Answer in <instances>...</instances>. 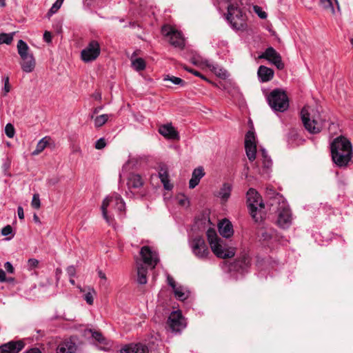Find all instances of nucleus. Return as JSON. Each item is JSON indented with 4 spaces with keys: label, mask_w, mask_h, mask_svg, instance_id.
I'll return each mask as SVG.
<instances>
[{
    "label": "nucleus",
    "mask_w": 353,
    "mask_h": 353,
    "mask_svg": "<svg viewBox=\"0 0 353 353\" xmlns=\"http://www.w3.org/2000/svg\"><path fill=\"white\" fill-rule=\"evenodd\" d=\"M66 272L70 277H73L75 276L76 270L73 265H70V266L68 267L66 269Z\"/></svg>",
    "instance_id": "56"
},
{
    "label": "nucleus",
    "mask_w": 353,
    "mask_h": 353,
    "mask_svg": "<svg viewBox=\"0 0 353 353\" xmlns=\"http://www.w3.org/2000/svg\"><path fill=\"white\" fill-rule=\"evenodd\" d=\"M170 330L174 333H180L185 327L186 322L180 310L171 312L168 319Z\"/></svg>",
    "instance_id": "9"
},
{
    "label": "nucleus",
    "mask_w": 353,
    "mask_h": 353,
    "mask_svg": "<svg viewBox=\"0 0 353 353\" xmlns=\"http://www.w3.org/2000/svg\"><path fill=\"white\" fill-rule=\"evenodd\" d=\"M17 214H18L19 219L22 220L24 219L23 209L21 206H19L17 208Z\"/></svg>",
    "instance_id": "60"
},
{
    "label": "nucleus",
    "mask_w": 353,
    "mask_h": 353,
    "mask_svg": "<svg viewBox=\"0 0 353 353\" xmlns=\"http://www.w3.org/2000/svg\"><path fill=\"white\" fill-rule=\"evenodd\" d=\"M141 261L148 268L154 269L159 261L158 253L149 246H143L140 250Z\"/></svg>",
    "instance_id": "8"
},
{
    "label": "nucleus",
    "mask_w": 353,
    "mask_h": 353,
    "mask_svg": "<svg viewBox=\"0 0 353 353\" xmlns=\"http://www.w3.org/2000/svg\"><path fill=\"white\" fill-rule=\"evenodd\" d=\"M247 205L252 219L258 222L262 219L261 211L264 208V203L261 196L253 188H250L247 192Z\"/></svg>",
    "instance_id": "3"
},
{
    "label": "nucleus",
    "mask_w": 353,
    "mask_h": 353,
    "mask_svg": "<svg viewBox=\"0 0 353 353\" xmlns=\"http://www.w3.org/2000/svg\"><path fill=\"white\" fill-rule=\"evenodd\" d=\"M188 244L196 258L201 260H206L208 258L210 252L202 236L197 235L190 239Z\"/></svg>",
    "instance_id": "5"
},
{
    "label": "nucleus",
    "mask_w": 353,
    "mask_h": 353,
    "mask_svg": "<svg viewBox=\"0 0 353 353\" xmlns=\"http://www.w3.org/2000/svg\"><path fill=\"white\" fill-rule=\"evenodd\" d=\"M143 181L141 175L135 173H130L128 177L127 185L130 189H137L142 187Z\"/></svg>",
    "instance_id": "23"
},
{
    "label": "nucleus",
    "mask_w": 353,
    "mask_h": 353,
    "mask_svg": "<svg viewBox=\"0 0 353 353\" xmlns=\"http://www.w3.org/2000/svg\"><path fill=\"white\" fill-rule=\"evenodd\" d=\"M167 281H168V285L170 286H171L173 290L177 287L176 285L174 279L169 274L167 276Z\"/></svg>",
    "instance_id": "58"
},
{
    "label": "nucleus",
    "mask_w": 353,
    "mask_h": 353,
    "mask_svg": "<svg viewBox=\"0 0 353 353\" xmlns=\"http://www.w3.org/2000/svg\"><path fill=\"white\" fill-rule=\"evenodd\" d=\"M275 201L278 203L276 223L280 228L287 229L292 224V218L291 210L283 198L279 194L272 200V202ZM273 205L274 203H271V205Z\"/></svg>",
    "instance_id": "2"
},
{
    "label": "nucleus",
    "mask_w": 353,
    "mask_h": 353,
    "mask_svg": "<svg viewBox=\"0 0 353 353\" xmlns=\"http://www.w3.org/2000/svg\"><path fill=\"white\" fill-rule=\"evenodd\" d=\"M207 236L208 242L210 245V247L215 244L216 243H218L219 241H221L218 236L217 234L214 230L209 229L207 231Z\"/></svg>",
    "instance_id": "36"
},
{
    "label": "nucleus",
    "mask_w": 353,
    "mask_h": 353,
    "mask_svg": "<svg viewBox=\"0 0 353 353\" xmlns=\"http://www.w3.org/2000/svg\"><path fill=\"white\" fill-rule=\"evenodd\" d=\"M205 172L203 167L199 166L195 168L192 174V177L189 181V188H194L200 182V180L204 176Z\"/></svg>",
    "instance_id": "21"
},
{
    "label": "nucleus",
    "mask_w": 353,
    "mask_h": 353,
    "mask_svg": "<svg viewBox=\"0 0 353 353\" xmlns=\"http://www.w3.org/2000/svg\"><path fill=\"white\" fill-rule=\"evenodd\" d=\"M121 353H151L145 345L138 343L125 345L121 350Z\"/></svg>",
    "instance_id": "17"
},
{
    "label": "nucleus",
    "mask_w": 353,
    "mask_h": 353,
    "mask_svg": "<svg viewBox=\"0 0 353 353\" xmlns=\"http://www.w3.org/2000/svg\"><path fill=\"white\" fill-rule=\"evenodd\" d=\"M132 65L137 71H141L145 68V62L142 58H137L132 61Z\"/></svg>",
    "instance_id": "37"
},
{
    "label": "nucleus",
    "mask_w": 353,
    "mask_h": 353,
    "mask_svg": "<svg viewBox=\"0 0 353 353\" xmlns=\"http://www.w3.org/2000/svg\"><path fill=\"white\" fill-rule=\"evenodd\" d=\"M183 68L186 71L193 74L194 75H195L196 77H200L201 79H205V77L201 73H200L199 72H198L196 70H194L193 69H190V68H188L187 66H185Z\"/></svg>",
    "instance_id": "54"
},
{
    "label": "nucleus",
    "mask_w": 353,
    "mask_h": 353,
    "mask_svg": "<svg viewBox=\"0 0 353 353\" xmlns=\"http://www.w3.org/2000/svg\"><path fill=\"white\" fill-rule=\"evenodd\" d=\"M227 16L232 17L233 19L235 18V19H244L241 9L233 4L228 5Z\"/></svg>",
    "instance_id": "32"
},
{
    "label": "nucleus",
    "mask_w": 353,
    "mask_h": 353,
    "mask_svg": "<svg viewBox=\"0 0 353 353\" xmlns=\"http://www.w3.org/2000/svg\"><path fill=\"white\" fill-rule=\"evenodd\" d=\"M219 231L220 234L225 238L230 237L234 232L232 225L228 220H224L219 224Z\"/></svg>",
    "instance_id": "25"
},
{
    "label": "nucleus",
    "mask_w": 353,
    "mask_h": 353,
    "mask_svg": "<svg viewBox=\"0 0 353 353\" xmlns=\"http://www.w3.org/2000/svg\"><path fill=\"white\" fill-rule=\"evenodd\" d=\"M77 350L75 343L71 341H65L57 347V353H74Z\"/></svg>",
    "instance_id": "27"
},
{
    "label": "nucleus",
    "mask_w": 353,
    "mask_h": 353,
    "mask_svg": "<svg viewBox=\"0 0 353 353\" xmlns=\"http://www.w3.org/2000/svg\"><path fill=\"white\" fill-rule=\"evenodd\" d=\"M61 3H59V2L57 1H56L53 4L52 6H51V8H50V10H48V13H47V17L48 18H50V17H52L54 14H55L58 10L59 9L61 8Z\"/></svg>",
    "instance_id": "44"
},
{
    "label": "nucleus",
    "mask_w": 353,
    "mask_h": 353,
    "mask_svg": "<svg viewBox=\"0 0 353 353\" xmlns=\"http://www.w3.org/2000/svg\"><path fill=\"white\" fill-rule=\"evenodd\" d=\"M14 32L7 34V33H1L0 34V44H10L13 40V36Z\"/></svg>",
    "instance_id": "40"
},
{
    "label": "nucleus",
    "mask_w": 353,
    "mask_h": 353,
    "mask_svg": "<svg viewBox=\"0 0 353 353\" xmlns=\"http://www.w3.org/2000/svg\"><path fill=\"white\" fill-rule=\"evenodd\" d=\"M2 81L4 83V86L3 88V96H6L10 91L11 89V86L9 83V77L6 76L3 77Z\"/></svg>",
    "instance_id": "46"
},
{
    "label": "nucleus",
    "mask_w": 353,
    "mask_h": 353,
    "mask_svg": "<svg viewBox=\"0 0 353 353\" xmlns=\"http://www.w3.org/2000/svg\"><path fill=\"white\" fill-rule=\"evenodd\" d=\"M112 202L115 203V210L119 212H125V203L121 196L116 192L112 194Z\"/></svg>",
    "instance_id": "29"
},
{
    "label": "nucleus",
    "mask_w": 353,
    "mask_h": 353,
    "mask_svg": "<svg viewBox=\"0 0 353 353\" xmlns=\"http://www.w3.org/2000/svg\"><path fill=\"white\" fill-rule=\"evenodd\" d=\"M137 282L143 285L147 283V274H148V267H145L144 265L140 261H137Z\"/></svg>",
    "instance_id": "26"
},
{
    "label": "nucleus",
    "mask_w": 353,
    "mask_h": 353,
    "mask_svg": "<svg viewBox=\"0 0 353 353\" xmlns=\"http://www.w3.org/2000/svg\"><path fill=\"white\" fill-rule=\"evenodd\" d=\"M82 292H85L83 294V299L86 301L88 305H92L94 303V296L96 295V292L92 288L88 287L87 288L81 289Z\"/></svg>",
    "instance_id": "33"
},
{
    "label": "nucleus",
    "mask_w": 353,
    "mask_h": 353,
    "mask_svg": "<svg viewBox=\"0 0 353 353\" xmlns=\"http://www.w3.org/2000/svg\"><path fill=\"white\" fill-rule=\"evenodd\" d=\"M4 268L8 273H10V274L14 273V269L10 262H9V261L6 262L4 264Z\"/></svg>",
    "instance_id": "55"
},
{
    "label": "nucleus",
    "mask_w": 353,
    "mask_h": 353,
    "mask_svg": "<svg viewBox=\"0 0 353 353\" xmlns=\"http://www.w3.org/2000/svg\"><path fill=\"white\" fill-rule=\"evenodd\" d=\"M227 20L230 23L232 29L235 30H243L246 28V24L245 23L244 19H235V18H232V17L227 16Z\"/></svg>",
    "instance_id": "30"
},
{
    "label": "nucleus",
    "mask_w": 353,
    "mask_h": 353,
    "mask_svg": "<svg viewBox=\"0 0 353 353\" xmlns=\"http://www.w3.org/2000/svg\"><path fill=\"white\" fill-rule=\"evenodd\" d=\"M331 154L337 166L345 167L353 155L351 142L343 137L336 138L331 144Z\"/></svg>",
    "instance_id": "1"
},
{
    "label": "nucleus",
    "mask_w": 353,
    "mask_h": 353,
    "mask_svg": "<svg viewBox=\"0 0 353 353\" xmlns=\"http://www.w3.org/2000/svg\"><path fill=\"white\" fill-rule=\"evenodd\" d=\"M60 181V178L58 176H52L48 178L47 180V184L48 186H54Z\"/></svg>",
    "instance_id": "51"
},
{
    "label": "nucleus",
    "mask_w": 353,
    "mask_h": 353,
    "mask_svg": "<svg viewBox=\"0 0 353 353\" xmlns=\"http://www.w3.org/2000/svg\"><path fill=\"white\" fill-rule=\"evenodd\" d=\"M112 194L107 196L103 201L101 205L102 214L104 219L109 224L112 223V217L108 215L107 208L110 207L115 210V203L112 202Z\"/></svg>",
    "instance_id": "24"
},
{
    "label": "nucleus",
    "mask_w": 353,
    "mask_h": 353,
    "mask_svg": "<svg viewBox=\"0 0 353 353\" xmlns=\"http://www.w3.org/2000/svg\"><path fill=\"white\" fill-rule=\"evenodd\" d=\"M274 70L265 65L259 66L257 72L259 79L261 82H268L274 77Z\"/></svg>",
    "instance_id": "19"
},
{
    "label": "nucleus",
    "mask_w": 353,
    "mask_h": 353,
    "mask_svg": "<svg viewBox=\"0 0 353 353\" xmlns=\"http://www.w3.org/2000/svg\"><path fill=\"white\" fill-rule=\"evenodd\" d=\"M301 120L305 128L311 134H316L321 131L323 120L319 116L312 117L306 108H303L301 112Z\"/></svg>",
    "instance_id": "6"
},
{
    "label": "nucleus",
    "mask_w": 353,
    "mask_h": 353,
    "mask_svg": "<svg viewBox=\"0 0 353 353\" xmlns=\"http://www.w3.org/2000/svg\"><path fill=\"white\" fill-rule=\"evenodd\" d=\"M12 232V228L10 225H7L1 230V234L3 236H8Z\"/></svg>",
    "instance_id": "53"
},
{
    "label": "nucleus",
    "mask_w": 353,
    "mask_h": 353,
    "mask_svg": "<svg viewBox=\"0 0 353 353\" xmlns=\"http://www.w3.org/2000/svg\"><path fill=\"white\" fill-rule=\"evenodd\" d=\"M22 70L27 73L31 72L35 68V60L33 56L22 60L21 63Z\"/></svg>",
    "instance_id": "31"
},
{
    "label": "nucleus",
    "mask_w": 353,
    "mask_h": 353,
    "mask_svg": "<svg viewBox=\"0 0 353 353\" xmlns=\"http://www.w3.org/2000/svg\"><path fill=\"white\" fill-rule=\"evenodd\" d=\"M92 97L96 100H101V94L99 92H95L94 93H93Z\"/></svg>",
    "instance_id": "64"
},
{
    "label": "nucleus",
    "mask_w": 353,
    "mask_h": 353,
    "mask_svg": "<svg viewBox=\"0 0 353 353\" xmlns=\"http://www.w3.org/2000/svg\"><path fill=\"white\" fill-rule=\"evenodd\" d=\"M269 105L274 111L283 112L289 107L288 97L279 89L272 90L267 97Z\"/></svg>",
    "instance_id": "4"
},
{
    "label": "nucleus",
    "mask_w": 353,
    "mask_h": 353,
    "mask_svg": "<svg viewBox=\"0 0 353 353\" xmlns=\"http://www.w3.org/2000/svg\"><path fill=\"white\" fill-rule=\"evenodd\" d=\"M39 265V261L36 259H30L27 263V267L29 270L36 268Z\"/></svg>",
    "instance_id": "50"
},
{
    "label": "nucleus",
    "mask_w": 353,
    "mask_h": 353,
    "mask_svg": "<svg viewBox=\"0 0 353 353\" xmlns=\"http://www.w3.org/2000/svg\"><path fill=\"white\" fill-rule=\"evenodd\" d=\"M162 33L169 37L172 46L179 48H183L185 46V40L180 32L165 26L162 28Z\"/></svg>",
    "instance_id": "10"
},
{
    "label": "nucleus",
    "mask_w": 353,
    "mask_h": 353,
    "mask_svg": "<svg viewBox=\"0 0 353 353\" xmlns=\"http://www.w3.org/2000/svg\"><path fill=\"white\" fill-rule=\"evenodd\" d=\"M106 145L105 140L104 138H100L95 143V148L97 150H101Z\"/></svg>",
    "instance_id": "52"
},
{
    "label": "nucleus",
    "mask_w": 353,
    "mask_h": 353,
    "mask_svg": "<svg viewBox=\"0 0 353 353\" xmlns=\"http://www.w3.org/2000/svg\"><path fill=\"white\" fill-rule=\"evenodd\" d=\"M31 205L32 208L35 209H39L41 206V202L39 199V194H34L32 196Z\"/></svg>",
    "instance_id": "47"
},
{
    "label": "nucleus",
    "mask_w": 353,
    "mask_h": 353,
    "mask_svg": "<svg viewBox=\"0 0 353 353\" xmlns=\"http://www.w3.org/2000/svg\"><path fill=\"white\" fill-rule=\"evenodd\" d=\"M159 177L167 190L172 189L173 185L170 183L168 168L165 165H161L159 168Z\"/></svg>",
    "instance_id": "20"
},
{
    "label": "nucleus",
    "mask_w": 353,
    "mask_h": 353,
    "mask_svg": "<svg viewBox=\"0 0 353 353\" xmlns=\"http://www.w3.org/2000/svg\"><path fill=\"white\" fill-rule=\"evenodd\" d=\"M179 203L181 205L185 206V207H188L190 205L189 200H188V197H186V196H183V198L179 199Z\"/></svg>",
    "instance_id": "57"
},
{
    "label": "nucleus",
    "mask_w": 353,
    "mask_h": 353,
    "mask_svg": "<svg viewBox=\"0 0 353 353\" xmlns=\"http://www.w3.org/2000/svg\"><path fill=\"white\" fill-rule=\"evenodd\" d=\"M254 10L261 19H265L267 18V13L265 11H263L260 6H254Z\"/></svg>",
    "instance_id": "49"
},
{
    "label": "nucleus",
    "mask_w": 353,
    "mask_h": 353,
    "mask_svg": "<svg viewBox=\"0 0 353 353\" xmlns=\"http://www.w3.org/2000/svg\"><path fill=\"white\" fill-rule=\"evenodd\" d=\"M101 53V46L96 40H91L81 52V58L85 63L96 60Z\"/></svg>",
    "instance_id": "7"
},
{
    "label": "nucleus",
    "mask_w": 353,
    "mask_h": 353,
    "mask_svg": "<svg viewBox=\"0 0 353 353\" xmlns=\"http://www.w3.org/2000/svg\"><path fill=\"white\" fill-rule=\"evenodd\" d=\"M259 237L261 240L269 241L272 238V234L268 230H261L259 234Z\"/></svg>",
    "instance_id": "48"
},
{
    "label": "nucleus",
    "mask_w": 353,
    "mask_h": 353,
    "mask_svg": "<svg viewBox=\"0 0 353 353\" xmlns=\"http://www.w3.org/2000/svg\"><path fill=\"white\" fill-rule=\"evenodd\" d=\"M245 148L248 159L253 161L256 159V144H245Z\"/></svg>",
    "instance_id": "35"
},
{
    "label": "nucleus",
    "mask_w": 353,
    "mask_h": 353,
    "mask_svg": "<svg viewBox=\"0 0 353 353\" xmlns=\"http://www.w3.org/2000/svg\"><path fill=\"white\" fill-rule=\"evenodd\" d=\"M25 353H42V352L39 348L34 347V348H31L29 350L26 351Z\"/></svg>",
    "instance_id": "63"
},
{
    "label": "nucleus",
    "mask_w": 353,
    "mask_h": 353,
    "mask_svg": "<svg viewBox=\"0 0 353 353\" xmlns=\"http://www.w3.org/2000/svg\"><path fill=\"white\" fill-rule=\"evenodd\" d=\"M17 50L19 54H23L29 51V47L27 43L23 40L20 39L17 43Z\"/></svg>",
    "instance_id": "43"
},
{
    "label": "nucleus",
    "mask_w": 353,
    "mask_h": 353,
    "mask_svg": "<svg viewBox=\"0 0 353 353\" xmlns=\"http://www.w3.org/2000/svg\"><path fill=\"white\" fill-rule=\"evenodd\" d=\"M43 39L47 43H50L52 41V35L51 33L48 31H46L43 34Z\"/></svg>",
    "instance_id": "59"
},
{
    "label": "nucleus",
    "mask_w": 353,
    "mask_h": 353,
    "mask_svg": "<svg viewBox=\"0 0 353 353\" xmlns=\"http://www.w3.org/2000/svg\"><path fill=\"white\" fill-rule=\"evenodd\" d=\"M5 133L9 138H12L15 134V130L12 124L7 123L5 127Z\"/></svg>",
    "instance_id": "45"
},
{
    "label": "nucleus",
    "mask_w": 353,
    "mask_h": 353,
    "mask_svg": "<svg viewBox=\"0 0 353 353\" xmlns=\"http://www.w3.org/2000/svg\"><path fill=\"white\" fill-rule=\"evenodd\" d=\"M250 265V260L249 256L243 255L231 263L230 270L236 271L242 274L247 272Z\"/></svg>",
    "instance_id": "15"
},
{
    "label": "nucleus",
    "mask_w": 353,
    "mask_h": 353,
    "mask_svg": "<svg viewBox=\"0 0 353 353\" xmlns=\"http://www.w3.org/2000/svg\"><path fill=\"white\" fill-rule=\"evenodd\" d=\"M110 117L109 114H103L99 116L96 117L94 119V126L96 128L101 127L103 125H104L108 120Z\"/></svg>",
    "instance_id": "38"
},
{
    "label": "nucleus",
    "mask_w": 353,
    "mask_h": 353,
    "mask_svg": "<svg viewBox=\"0 0 353 353\" xmlns=\"http://www.w3.org/2000/svg\"><path fill=\"white\" fill-rule=\"evenodd\" d=\"M164 81H170L173 84L179 85L181 87L185 86V85L186 84V83L182 79H181L179 77H174V76L168 75L164 78Z\"/></svg>",
    "instance_id": "41"
},
{
    "label": "nucleus",
    "mask_w": 353,
    "mask_h": 353,
    "mask_svg": "<svg viewBox=\"0 0 353 353\" xmlns=\"http://www.w3.org/2000/svg\"><path fill=\"white\" fill-rule=\"evenodd\" d=\"M245 144H256V137L254 131L249 130L246 133L245 138Z\"/></svg>",
    "instance_id": "42"
},
{
    "label": "nucleus",
    "mask_w": 353,
    "mask_h": 353,
    "mask_svg": "<svg viewBox=\"0 0 353 353\" xmlns=\"http://www.w3.org/2000/svg\"><path fill=\"white\" fill-rule=\"evenodd\" d=\"M173 290H174L175 296L176 297L177 299H179L180 301H184L188 296V294L183 291V289L181 286L176 287Z\"/></svg>",
    "instance_id": "39"
},
{
    "label": "nucleus",
    "mask_w": 353,
    "mask_h": 353,
    "mask_svg": "<svg viewBox=\"0 0 353 353\" xmlns=\"http://www.w3.org/2000/svg\"><path fill=\"white\" fill-rule=\"evenodd\" d=\"M259 155L261 157L262 160V168L259 170V173L264 177L268 178L272 166V161L268 152L263 148L259 149Z\"/></svg>",
    "instance_id": "12"
},
{
    "label": "nucleus",
    "mask_w": 353,
    "mask_h": 353,
    "mask_svg": "<svg viewBox=\"0 0 353 353\" xmlns=\"http://www.w3.org/2000/svg\"><path fill=\"white\" fill-rule=\"evenodd\" d=\"M159 132L163 137L170 139H178L179 134L171 124L163 125L160 127Z\"/></svg>",
    "instance_id": "22"
},
{
    "label": "nucleus",
    "mask_w": 353,
    "mask_h": 353,
    "mask_svg": "<svg viewBox=\"0 0 353 353\" xmlns=\"http://www.w3.org/2000/svg\"><path fill=\"white\" fill-rule=\"evenodd\" d=\"M25 347L22 340L11 341L0 345V353H19Z\"/></svg>",
    "instance_id": "14"
},
{
    "label": "nucleus",
    "mask_w": 353,
    "mask_h": 353,
    "mask_svg": "<svg viewBox=\"0 0 353 353\" xmlns=\"http://www.w3.org/2000/svg\"><path fill=\"white\" fill-rule=\"evenodd\" d=\"M22 60L28 59L29 57L33 56L32 54L30 53L29 51L24 52L23 54H19Z\"/></svg>",
    "instance_id": "62"
},
{
    "label": "nucleus",
    "mask_w": 353,
    "mask_h": 353,
    "mask_svg": "<svg viewBox=\"0 0 353 353\" xmlns=\"http://www.w3.org/2000/svg\"><path fill=\"white\" fill-rule=\"evenodd\" d=\"M50 138L45 137L42 138L37 144L35 150L32 152V154L35 156L40 154L47 147Z\"/></svg>",
    "instance_id": "34"
},
{
    "label": "nucleus",
    "mask_w": 353,
    "mask_h": 353,
    "mask_svg": "<svg viewBox=\"0 0 353 353\" xmlns=\"http://www.w3.org/2000/svg\"><path fill=\"white\" fill-rule=\"evenodd\" d=\"M222 241L216 243L211 246V250L219 258L228 259L234 256V252L231 250L225 249L222 245Z\"/></svg>",
    "instance_id": "16"
},
{
    "label": "nucleus",
    "mask_w": 353,
    "mask_h": 353,
    "mask_svg": "<svg viewBox=\"0 0 353 353\" xmlns=\"http://www.w3.org/2000/svg\"><path fill=\"white\" fill-rule=\"evenodd\" d=\"M259 58L268 60L279 70L284 68V63L282 61L280 54L278 53L272 47L268 48L265 52L259 56Z\"/></svg>",
    "instance_id": "11"
},
{
    "label": "nucleus",
    "mask_w": 353,
    "mask_h": 353,
    "mask_svg": "<svg viewBox=\"0 0 353 353\" xmlns=\"http://www.w3.org/2000/svg\"><path fill=\"white\" fill-rule=\"evenodd\" d=\"M6 272L0 268V282H6Z\"/></svg>",
    "instance_id": "61"
},
{
    "label": "nucleus",
    "mask_w": 353,
    "mask_h": 353,
    "mask_svg": "<svg viewBox=\"0 0 353 353\" xmlns=\"http://www.w3.org/2000/svg\"><path fill=\"white\" fill-rule=\"evenodd\" d=\"M232 190V184L229 183H224L221 187L219 191L215 194V196L221 199V203H225L230 199Z\"/></svg>",
    "instance_id": "18"
},
{
    "label": "nucleus",
    "mask_w": 353,
    "mask_h": 353,
    "mask_svg": "<svg viewBox=\"0 0 353 353\" xmlns=\"http://www.w3.org/2000/svg\"><path fill=\"white\" fill-rule=\"evenodd\" d=\"M320 4L325 10L330 12L332 14H335V6L339 10L337 0H320Z\"/></svg>",
    "instance_id": "28"
},
{
    "label": "nucleus",
    "mask_w": 353,
    "mask_h": 353,
    "mask_svg": "<svg viewBox=\"0 0 353 353\" xmlns=\"http://www.w3.org/2000/svg\"><path fill=\"white\" fill-rule=\"evenodd\" d=\"M85 334L88 336L90 335L92 339L97 343V345L102 350H105L111 346L110 341L104 337L99 331L92 329L86 330L85 331Z\"/></svg>",
    "instance_id": "13"
}]
</instances>
